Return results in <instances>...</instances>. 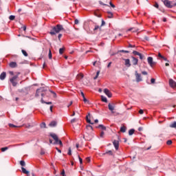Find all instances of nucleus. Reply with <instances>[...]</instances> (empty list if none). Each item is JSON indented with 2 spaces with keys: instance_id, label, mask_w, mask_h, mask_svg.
I'll use <instances>...</instances> for the list:
<instances>
[{
  "instance_id": "obj_33",
  "label": "nucleus",
  "mask_w": 176,
  "mask_h": 176,
  "mask_svg": "<svg viewBox=\"0 0 176 176\" xmlns=\"http://www.w3.org/2000/svg\"><path fill=\"white\" fill-rule=\"evenodd\" d=\"M14 19H16V16L14 15H10L9 16V19L11 20V21L14 20Z\"/></svg>"
},
{
  "instance_id": "obj_21",
  "label": "nucleus",
  "mask_w": 176,
  "mask_h": 176,
  "mask_svg": "<svg viewBox=\"0 0 176 176\" xmlns=\"http://www.w3.org/2000/svg\"><path fill=\"white\" fill-rule=\"evenodd\" d=\"M135 130L134 129H130L129 131V135H133V134H134Z\"/></svg>"
},
{
  "instance_id": "obj_64",
  "label": "nucleus",
  "mask_w": 176,
  "mask_h": 176,
  "mask_svg": "<svg viewBox=\"0 0 176 176\" xmlns=\"http://www.w3.org/2000/svg\"><path fill=\"white\" fill-rule=\"evenodd\" d=\"M41 155H45V152L43 151V150H41Z\"/></svg>"
},
{
  "instance_id": "obj_44",
  "label": "nucleus",
  "mask_w": 176,
  "mask_h": 176,
  "mask_svg": "<svg viewBox=\"0 0 176 176\" xmlns=\"http://www.w3.org/2000/svg\"><path fill=\"white\" fill-rule=\"evenodd\" d=\"M166 144H167V145H171V144H173V141H171V140H168V141L166 142Z\"/></svg>"
},
{
  "instance_id": "obj_62",
  "label": "nucleus",
  "mask_w": 176,
  "mask_h": 176,
  "mask_svg": "<svg viewBox=\"0 0 176 176\" xmlns=\"http://www.w3.org/2000/svg\"><path fill=\"white\" fill-rule=\"evenodd\" d=\"M80 94H81L82 97H85V94L83 93V91H81Z\"/></svg>"
},
{
  "instance_id": "obj_46",
  "label": "nucleus",
  "mask_w": 176,
  "mask_h": 176,
  "mask_svg": "<svg viewBox=\"0 0 176 176\" xmlns=\"http://www.w3.org/2000/svg\"><path fill=\"white\" fill-rule=\"evenodd\" d=\"M139 57H140V60H143V58H144V55H142V54H139Z\"/></svg>"
},
{
  "instance_id": "obj_17",
  "label": "nucleus",
  "mask_w": 176,
  "mask_h": 176,
  "mask_svg": "<svg viewBox=\"0 0 176 176\" xmlns=\"http://www.w3.org/2000/svg\"><path fill=\"white\" fill-rule=\"evenodd\" d=\"M50 127H56V126H57V122L56 121H52L50 124H49Z\"/></svg>"
},
{
  "instance_id": "obj_28",
  "label": "nucleus",
  "mask_w": 176,
  "mask_h": 176,
  "mask_svg": "<svg viewBox=\"0 0 176 176\" xmlns=\"http://www.w3.org/2000/svg\"><path fill=\"white\" fill-rule=\"evenodd\" d=\"M65 50V47L60 48L59 49V54H63V53H64Z\"/></svg>"
},
{
  "instance_id": "obj_11",
  "label": "nucleus",
  "mask_w": 176,
  "mask_h": 176,
  "mask_svg": "<svg viewBox=\"0 0 176 176\" xmlns=\"http://www.w3.org/2000/svg\"><path fill=\"white\" fill-rule=\"evenodd\" d=\"M129 31H132V32H138V31H140V29L137 28H131L127 30V32H129Z\"/></svg>"
},
{
  "instance_id": "obj_39",
  "label": "nucleus",
  "mask_w": 176,
  "mask_h": 176,
  "mask_svg": "<svg viewBox=\"0 0 176 176\" xmlns=\"http://www.w3.org/2000/svg\"><path fill=\"white\" fill-rule=\"evenodd\" d=\"M86 127L87 130H93V126L91 125H87Z\"/></svg>"
},
{
  "instance_id": "obj_4",
  "label": "nucleus",
  "mask_w": 176,
  "mask_h": 176,
  "mask_svg": "<svg viewBox=\"0 0 176 176\" xmlns=\"http://www.w3.org/2000/svg\"><path fill=\"white\" fill-rule=\"evenodd\" d=\"M166 8H168L169 9H171V8H174V6H176V3H173V1H170L168 0H162Z\"/></svg>"
},
{
  "instance_id": "obj_54",
  "label": "nucleus",
  "mask_w": 176,
  "mask_h": 176,
  "mask_svg": "<svg viewBox=\"0 0 176 176\" xmlns=\"http://www.w3.org/2000/svg\"><path fill=\"white\" fill-rule=\"evenodd\" d=\"M161 60H164V61H168V60H167V58H166L164 56V58H162Z\"/></svg>"
},
{
  "instance_id": "obj_56",
  "label": "nucleus",
  "mask_w": 176,
  "mask_h": 176,
  "mask_svg": "<svg viewBox=\"0 0 176 176\" xmlns=\"http://www.w3.org/2000/svg\"><path fill=\"white\" fill-rule=\"evenodd\" d=\"M142 75H148V72H142Z\"/></svg>"
},
{
  "instance_id": "obj_63",
  "label": "nucleus",
  "mask_w": 176,
  "mask_h": 176,
  "mask_svg": "<svg viewBox=\"0 0 176 176\" xmlns=\"http://www.w3.org/2000/svg\"><path fill=\"white\" fill-rule=\"evenodd\" d=\"M138 131H142V127H141V126L139 127V128H138Z\"/></svg>"
},
{
  "instance_id": "obj_16",
  "label": "nucleus",
  "mask_w": 176,
  "mask_h": 176,
  "mask_svg": "<svg viewBox=\"0 0 176 176\" xmlns=\"http://www.w3.org/2000/svg\"><path fill=\"white\" fill-rule=\"evenodd\" d=\"M10 68H16L17 67V63L16 62H11L9 64Z\"/></svg>"
},
{
  "instance_id": "obj_51",
  "label": "nucleus",
  "mask_w": 176,
  "mask_h": 176,
  "mask_svg": "<svg viewBox=\"0 0 176 176\" xmlns=\"http://www.w3.org/2000/svg\"><path fill=\"white\" fill-rule=\"evenodd\" d=\"M76 122V118H74L71 120V123H75Z\"/></svg>"
},
{
  "instance_id": "obj_49",
  "label": "nucleus",
  "mask_w": 176,
  "mask_h": 176,
  "mask_svg": "<svg viewBox=\"0 0 176 176\" xmlns=\"http://www.w3.org/2000/svg\"><path fill=\"white\" fill-rule=\"evenodd\" d=\"M61 175L63 176H65V170H63V171L61 172Z\"/></svg>"
},
{
  "instance_id": "obj_5",
  "label": "nucleus",
  "mask_w": 176,
  "mask_h": 176,
  "mask_svg": "<svg viewBox=\"0 0 176 176\" xmlns=\"http://www.w3.org/2000/svg\"><path fill=\"white\" fill-rule=\"evenodd\" d=\"M147 61H148V63L149 64V65L151 67H153V65H156V62H154L153 61V58H152L151 56H148L147 58Z\"/></svg>"
},
{
  "instance_id": "obj_27",
  "label": "nucleus",
  "mask_w": 176,
  "mask_h": 176,
  "mask_svg": "<svg viewBox=\"0 0 176 176\" xmlns=\"http://www.w3.org/2000/svg\"><path fill=\"white\" fill-rule=\"evenodd\" d=\"M97 30H100V31H101V26L95 25V28H94V31H97Z\"/></svg>"
},
{
  "instance_id": "obj_22",
  "label": "nucleus",
  "mask_w": 176,
  "mask_h": 176,
  "mask_svg": "<svg viewBox=\"0 0 176 176\" xmlns=\"http://www.w3.org/2000/svg\"><path fill=\"white\" fill-rule=\"evenodd\" d=\"M98 129H101V130H104V131L107 130V127H105V126H104V125H102V124L98 125Z\"/></svg>"
},
{
  "instance_id": "obj_6",
  "label": "nucleus",
  "mask_w": 176,
  "mask_h": 176,
  "mask_svg": "<svg viewBox=\"0 0 176 176\" xmlns=\"http://www.w3.org/2000/svg\"><path fill=\"white\" fill-rule=\"evenodd\" d=\"M135 75L136 78V82H141L142 80V78H141V74H138V71L135 72Z\"/></svg>"
},
{
  "instance_id": "obj_29",
  "label": "nucleus",
  "mask_w": 176,
  "mask_h": 176,
  "mask_svg": "<svg viewBox=\"0 0 176 176\" xmlns=\"http://www.w3.org/2000/svg\"><path fill=\"white\" fill-rule=\"evenodd\" d=\"M8 149H9V147L6 146V147L1 148V152H5V151H8Z\"/></svg>"
},
{
  "instance_id": "obj_59",
  "label": "nucleus",
  "mask_w": 176,
  "mask_h": 176,
  "mask_svg": "<svg viewBox=\"0 0 176 176\" xmlns=\"http://www.w3.org/2000/svg\"><path fill=\"white\" fill-rule=\"evenodd\" d=\"M144 39H145V41H149V37H148V36H144Z\"/></svg>"
},
{
  "instance_id": "obj_32",
  "label": "nucleus",
  "mask_w": 176,
  "mask_h": 176,
  "mask_svg": "<svg viewBox=\"0 0 176 176\" xmlns=\"http://www.w3.org/2000/svg\"><path fill=\"white\" fill-rule=\"evenodd\" d=\"M102 101L103 102H108V100L106 97L102 96Z\"/></svg>"
},
{
  "instance_id": "obj_13",
  "label": "nucleus",
  "mask_w": 176,
  "mask_h": 176,
  "mask_svg": "<svg viewBox=\"0 0 176 176\" xmlns=\"http://www.w3.org/2000/svg\"><path fill=\"white\" fill-rule=\"evenodd\" d=\"M125 61V65L126 67H131V63H130V59H124Z\"/></svg>"
},
{
  "instance_id": "obj_40",
  "label": "nucleus",
  "mask_w": 176,
  "mask_h": 176,
  "mask_svg": "<svg viewBox=\"0 0 176 176\" xmlns=\"http://www.w3.org/2000/svg\"><path fill=\"white\" fill-rule=\"evenodd\" d=\"M48 57L51 60V58H52V50H49Z\"/></svg>"
},
{
  "instance_id": "obj_10",
  "label": "nucleus",
  "mask_w": 176,
  "mask_h": 176,
  "mask_svg": "<svg viewBox=\"0 0 176 176\" xmlns=\"http://www.w3.org/2000/svg\"><path fill=\"white\" fill-rule=\"evenodd\" d=\"M131 58H132V63L133 64V65H137L138 64V58L134 56H132Z\"/></svg>"
},
{
  "instance_id": "obj_18",
  "label": "nucleus",
  "mask_w": 176,
  "mask_h": 176,
  "mask_svg": "<svg viewBox=\"0 0 176 176\" xmlns=\"http://www.w3.org/2000/svg\"><path fill=\"white\" fill-rule=\"evenodd\" d=\"M126 130H127V127H126L124 125H123V126H122L120 127V131L121 133H126Z\"/></svg>"
},
{
  "instance_id": "obj_15",
  "label": "nucleus",
  "mask_w": 176,
  "mask_h": 176,
  "mask_svg": "<svg viewBox=\"0 0 176 176\" xmlns=\"http://www.w3.org/2000/svg\"><path fill=\"white\" fill-rule=\"evenodd\" d=\"M108 108L109 109V111H111L112 112V113H113V111L115 110V106L111 104V103H109L108 104Z\"/></svg>"
},
{
  "instance_id": "obj_14",
  "label": "nucleus",
  "mask_w": 176,
  "mask_h": 176,
  "mask_svg": "<svg viewBox=\"0 0 176 176\" xmlns=\"http://www.w3.org/2000/svg\"><path fill=\"white\" fill-rule=\"evenodd\" d=\"M6 78V72H3L0 75V79L1 80H4V79Z\"/></svg>"
},
{
  "instance_id": "obj_48",
  "label": "nucleus",
  "mask_w": 176,
  "mask_h": 176,
  "mask_svg": "<svg viewBox=\"0 0 176 176\" xmlns=\"http://www.w3.org/2000/svg\"><path fill=\"white\" fill-rule=\"evenodd\" d=\"M109 5L111 6V8H115V5L112 3V2L110 1Z\"/></svg>"
},
{
  "instance_id": "obj_50",
  "label": "nucleus",
  "mask_w": 176,
  "mask_h": 176,
  "mask_svg": "<svg viewBox=\"0 0 176 176\" xmlns=\"http://www.w3.org/2000/svg\"><path fill=\"white\" fill-rule=\"evenodd\" d=\"M155 78H151V82L152 84L155 83Z\"/></svg>"
},
{
  "instance_id": "obj_55",
  "label": "nucleus",
  "mask_w": 176,
  "mask_h": 176,
  "mask_svg": "<svg viewBox=\"0 0 176 176\" xmlns=\"http://www.w3.org/2000/svg\"><path fill=\"white\" fill-rule=\"evenodd\" d=\"M154 6L155 8H157V9L159 8V4L157 3H156Z\"/></svg>"
},
{
  "instance_id": "obj_12",
  "label": "nucleus",
  "mask_w": 176,
  "mask_h": 176,
  "mask_svg": "<svg viewBox=\"0 0 176 176\" xmlns=\"http://www.w3.org/2000/svg\"><path fill=\"white\" fill-rule=\"evenodd\" d=\"M89 118H90V113H89L86 116V120L87 123H89V124H94V122H91V120Z\"/></svg>"
},
{
  "instance_id": "obj_57",
  "label": "nucleus",
  "mask_w": 176,
  "mask_h": 176,
  "mask_svg": "<svg viewBox=\"0 0 176 176\" xmlns=\"http://www.w3.org/2000/svg\"><path fill=\"white\" fill-rule=\"evenodd\" d=\"M10 75H11V76H13V75H14V73L13 72H9Z\"/></svg>"
},
{
  "instance_id": "obj_35",
  "label": "nucleus",
  "mask_w": 176,
  "mask_h": 176,
  "mask_svg": "<svg viewBox=\"0 0 176 176\" xmlns=\"http://www.w3.org/2000/svg\"><path fill=\"white\" fill-rule=\"evenodd\" d=\"M99 75H100V71H98L96 72V76L94 78V80H96V79H97V78H98Z\"/></svg>"
},
{
  "instance_id": "obj_52",
  "label": "nucleus",
  "mask_w": 176,
  "mask_h": 176,
  "mask_svg": "<svg viewBox=\"0 0 176 176\" xmlns=\"http://www.w3.org/2000/svg\"><path fill=\"white\" fill-rule=\"evenodd\" d=\"M139 113H140V115H142V114L144 113V110L140 109V110L139 111Z\"/></svg>"
},
{
  "instance_id": "obj_53",
  "label": "nucleus",
  "mask_w": 176,
  "mask_h": 176,
  "mask_svg": "<svg viewBox=\"0 0 176 176\" xmlns=\"http://www.w3.org/2000/svg\"><path fill=\"white\" fill-rule=\"evenodd\" d=\"M74 23H75V24H79V20L75 19Z\"/></svg>"
},
{
  "instance_id": "obj_47",
  "label": "nucleus",
  "mask_w": 176,
  "mask_h": 176,
  "mask_svg": "<svg viewBox=\"0 0 176 176\" xmlns=\"http://www.w3.org/2000/svg\"><path fill=\"white\" fill-rule=\"evenodd\" d=\"M38 96H39V89H37L36 92V97H38Z\"/></svg>"
},
{
  "instance_id": "obj_34",
  "label": "nucleus",
  "mask_w": 176,
  "mask_h": 176,
  "mask_svg": "<svg viewBox=\"0 0 176 176\" xmlns=\"http://www.w3.org/2000/svg\"><path fill=\"white\" fill-rule=\"evenodd\" d=\"M20 164H21V166H22V167H25V162L21 160V161L20 162Z\"/></svg>"
},
{
  "instance_id": "obj_30",
  "label": "nucleus",
  "mask_w": 176,
  "mask_h": 176,
  "mask_svg": "<svg viewBox=\"0 0 176 176\" xmlns=\"http://www.w3.org/2000/svg\"><path fill=\"white\" fill-rule=\"evenodd\" d=\"M118 53H130V52H129V51H127V50H119V51L118 52Z\"/></svg>"
},
{
  "instance_id": "obj_60",
  "label": "nucleus",
  "mask_w": 176,
  "mask_h": 176,
  "mask_svg": "<svg viewBox=\"0 0 176 176\" xmlns=\"http://www.w3.org/2000/svg\"><path fill=\"white\" fill-rule=\"evenodd\" d=\"M83 101L84 102H89V100L86 98L83 99Z\"/></svg>"
},
{
  "instance_id": "obj_8",
  "label": "nucleus",
  "mask_w": 176,
  "mask_h": 176,
  "mask_svg": "<svg viewBox=\"0 0 176 176\" xmlns=\"http://www.w3.org/2000/svg\"><path fill=\"white\" fill-rule=\"evenodd\" d=\"M104 93L109 97V98H111L112 97V93L108 90V89H104Z\"/></svg>"
},
{
  "instance_id": "obj_38",
  "label": "nucleus",
  "mask_w": 176,
  "mask_h": 176,
  "mask_svg": "<svg viewBox=\"0 0 176 176\" xmlns=\"http://www.w3.org/2000/svg\"><path fill=\"white\" fill-rule=\"evenodd\" d=\"M107 13H108V14H110V15L108 16L109 19H112V17H113V14H112V12H108Z\"/></svg>"
},
{
  "instance_id": "obj_61",
  "label": "nucleus",
  "mask_w": 176,
  "mask_h": 176,
  "mask_svg": "<svg viewBox=\"0 0 176 176\" xmlns=\"http://www.w3.org/2000/svg\"><path fill=\"white\" fill-rule=\"evenodd\" d=\"M50 110L51 112H53V106H50Z\"/></svg>"
},
{
  "instance_id": "obj_37",
  "label": "nucleus",
  "mask_w": 176,
  "mask_h": 176,
  "mask_svg": "<svg viewBox=\"0 0 176 176\" xmlns=\"http://www.w3.org/2000/svg\"><path fill=\"white\" fill-rule=\"evenodd\" d=\"M141 53L137 52V51H133V54H134L135 56H140Z\"/></svg>"
},
{
  "instance_id": "obj_9",
  "label": "nucleus",
  "mask_w": 176,
  "mask_h": 176,
  "mask_svg": "<svg viewBox=\"0 0 176 176\" xmlns=\"http://www.w3.org/2000/svg\"><path fill=\"white\" fill-rule=\"evenodd\" d=\"M169 85L170 87H176V82H175L173 79L169 80Z\"/></svg>"
},
{
  "instance_id": "obj_24",
  "label": "nucleus",
  "mask_w": 176,
  "mask_h": 176,
  "mask_svg": "<svg viewBox=\"0 0 176 176\" xmlns=\"http://www.w3.org/2000/svg\"><path fill=\"white\" fill-rule=\"evenodd\" d=\"M41 102L42 104H47V105H51L52 102H45V100H43V98H41Z\"/></svg>"
},
{
  "instance_id": "obj_25",
  "label": "nucleus",
  "mask_w": 176,
  "mask_h": 176,
  "mask_svg": "<svg viewBox=\"0 0 176 176\" xmlns=\"http://www.w3.org/2000/svg\"><path fill=\"white\" fill-rule=\"evenodd\" d=\"M40 127H41V129H46V123L42 122V123L40 124Z\"/></svg>"
},
{
  "instance_id": "obj_45",
  "label": "nucleus",
  "mask_w": 176,
  "mask_h": 176,
  "mask_svg": "<svg viewBox=\"0 0 176 176\" xmlns=\"http://www.w3.org/2000/svg\"><path fill=\"white\" fill-rule=\"evenodd\" d=\"M78 159H79L80 163L81 164H82V163H83V160H82V159L80 158V156H79V155H78Z\"/></svg>"
},
{
  "instance_id": "obj_26",
  "label": "nucleus",
  "mask_w": 176,
  "mask_h": 176,
  "mask_svg": "<svg viewBox=\"0 0 176 176\" xmlns=\"http://www.w3.org/2000/svg\"><path fill=\"white\" fill-rule=\"evenodd\" d=\"M170 127H171L172 129H176V122H174L172 124H170Z\"/></svg>"
},
{
  "instance_id": "obj_1",
  "label": "nucleus",
  "mask_w": 176,
  "mask_h": 176,
  "mask_svg": "<svg viewBox=\"0 0 176 176\" xmlns=\"http://www.w3.org/2000/svg\"><path fill=\"white\" fill-rule=\"evenodd\" d=\"M52 30L50 32V35H56V34H58L60 31L64 30V28L63 27V25L58 24L56 26L52 27Z\"/></svg>"
},
{
  "instance_id": "obj_41",
  "label": "nucleus",
  "mask_w": 176,
  "mask_h": 176,
  "mask_svg": "<svg viewBox=\"0 0 176 176\" xmlns=\"http://www.w3.org/2000/svg\"><path fill=\"white\" fill-rule=\"evenodd\" d=\"M67 155H69V156H71V155H72V151H71V148H69Z\"/></svg>"
},
{
  "instance_id": "obj_2",
  "label": "nucleus",
  "mask_w": 176,
  "mask_h": 176,
  "mask_svg": "<svg viewBox=\"0 0 176 176\" xmlns=\"http://www.w3.org/2000/svg\"><path fill=\"white\" fill-rule=\"evenodd\" d=\"M19 75H20V72H17L16 75L10 78V82L12 83L14 87H16V86H17V78H19Z\"/></svg>"
},
{
  "instance_id": "obj_23",
  "label": "nucleus",
  "mask_w": 176,
  "mask_h": 176,
  "mask_svg": "<svg viewBox=\"0 0 176 176\" xmlns=\"http://www.w3.org/2000/svg\"><path fill=\"white\" fill-rule=\"evenodd\" d=\"M21 52H22V54H23V56H25V57H28V53H27L26 50H22Z\"/></svg>"
},
{
  "instance_id": "obj_3",
  "label": "nucleus",
  "mask_w": 176,
  "mask_h": 176,
  "mask_svg": "<svg viewBox=\"0 0 176 176\" xmlns=\"http://www.w3.org/2000/svg\"><path fill=\"white\" fill-rule=\"evenodd\" d=\"M50 137L54 140L55 142L54 144H59L60 146H63V142L61 140H58V136L56 135V133H50Z\"/></svg>"
},
{
  "instance_id": "obj_7",
  "label": "nucleus",
  "mask_w": 176,
  "mask_h": 176,
  "mask_svg": "<svg viewBox=\"0 0 176 176\" xmlns=\"http://www.w3.org/2000/svg\"><path fill=\"white\" fill-rule=\"evenodd\" d=\"M113 145L114 146V148H116V150L118 151V149H119V140H113Z\"/></svg>"
},
{
  "instance_id": "obj_42",
  "label": "nucleus",
  "mask_w": 176,
  "mask_h": 176,
  "mask_svg": "<svg viewBox=\"0 0 176 176\" xmlns=\"http://www.w3.org/2000/svg\"><path fill=\"white\" fill-rule=\"evenodd\" d=\"M104 134H105V133H104V131H102V132L100 133V137L101 138H104Z\"/></svg>"
},
{
  "instance_id": "obj_19",
  "label": "nucleus",
  "mask_w": 176,
  "mask_h": 176,
  "mask_svg": "<svg viewBox=\"0 0 176 176\" xmlns=\"http://www.w3.org/2000/svg\"><path fill=\"white\" fill-rule=\"evenodd\" d=\"M22 172L23 173V174H26L27 175H28V174H30V171L27 170V169H25L24 167L21 168Z\"/></svg>"
},
{
  "instance_id": "obj_31",
  "label": "nucleus",
  "mask_w": 176,
  "mask_h": 176,
  "mask_svg": "<svg viewBox=\"0 0 176 176\" xmlns=\"http://www.w3.org/2000/svg\"><path fill=\"white\" fill-rule=\"evenodd\" d=\"M157 57H158L159 60H162V58H164V56H162V54L160 53H158Z\"/></svg>"
},
{
  "instance_id": "obj_36",
  "label": "nucleus",
  "mask_w": 176,
  "mask_h": 176,
  "mask_svg": "<svg viewBox=\"0 0 176 176\" xmlns=\"http://www.w3.org/2000/svg\"><path fill=\"white\" fill-rule=\"evenodd\" d=\"M8 126H9V127H11V128H17V127H19V126H16L13 124H9Z\"/></svg>"
},
{
  "instance_id": "obj_20",
  "label": "nucleus",
  "mask_w": 176,
  "mask_h": 176,
  "mask_svg": "<svg viewBox=\"0 0 176 176\" xmlns=\"http://www.w3.org/2000/svg\"><path fill=\"white\" fill-rule=\"evenodd\" d=\"M103 155H109L110 156H112V155H113V153L112 152V151L109 150L103 153Z\"/></svg>"
},
{
  "instance_id": "obj_58",
  "label": "nucleus",
  "mask_w": 176,
  "mask_h": 176,
  "mask_svg": "<svg viewBox=\"0 0 176 176\" xmlns=\"http://www.w3.org/2000/svg\"><path fill=\"white\" fill-rule=\"evenodd\" d=\"M61 36H63V34H59L58 36V39L60 40L61 38Z\"/></svg>"
},
{
  "instance_id": "obj_43",
  "label": "nucleus",
  "mask_w": 176,
  "mask_h": 176,
  "mask_svg": "<svg viewBox=\"0 0 176 176\" xmlns=\"http://www.w3.org/2000/svg\"><path fill=\"white\" fill-rule=\"evenodd\" d=\"M105 25V21L104 19H102V24L100 25V28L103 27V25Z\"/></svg>"
}]
</instances>
